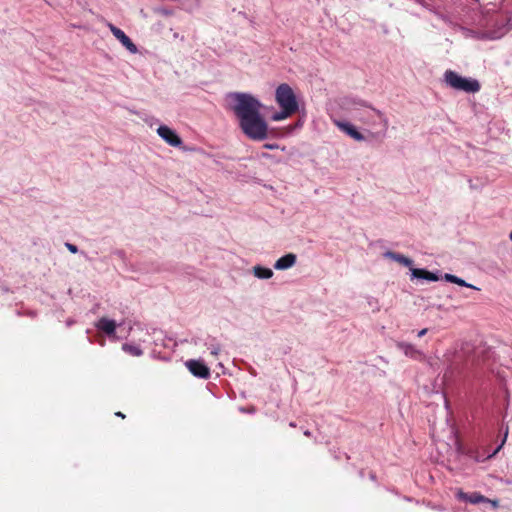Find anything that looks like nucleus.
I'll list each match as a JSON object with an SVG mask.
<instances>
[{"mask_svg":"<svg viewBox=\"0 0 512 512\" xmlns=\"http://www.w3.org/2000/svg\"><path fill=\"white\" fill-rule=\"evenodd\" d=\"M252 271H253V275L255 277H257L258 279L267 280V279L272 278L273 275H274L272 269L267 268V267H263V266H260V265L254 266Z\"/></svg>","mask_w":512,"mask_h":512,"instance_id":"obj_15","label":"nucleus"},{"mask_svg":"<svg viewBox=\"0 0 512 512\" xmlns=\"http://www.w3.org/2000/svg\"><path fill=\"white\" fill-rule=\"evenodd\" d=\"M157 134L172 147H180L183 143L176 131L167 125H160L157 129Z\"/></svg>","mask_w":512,"mask_h":512,"instance_id":"obj_7","label":"nucleus"},{"mask_svg":"<svg viewBox=\"0 0 512 512\" xmlns=\"http://www.w3.org/2000/svg\"><path fill=\"white\" fill-rule=\"evenodd\" d=\"M437 15H438L441 19H443L444 21H447V18H446L444 15H442V14H437Z\"/></svg>","mask_w":512,"mask_h":512,"instance_id":"obj_28","label":"nucleus"},{"mask_svg":"<svg viewBox=\"0 0 512 512\" xmlns=\"http://www.w3.org/2000/svg\"><path fill=\"white\" fill-rule=\"evenodd\" d=\"M508 31L507 25L504 24L496 30H487L482 34V38L497 39L502 37Z\"/></svg>","mask_w":512,"mask_h":512,"instance_id":"obj_18","label":"nucleus"},{"mask_svg":"<svg viewBox=\"0 0 512 512\" xmlns=\"http://www.w3.org/2000/svg\"><path fill=\"white\" fill-rule=\"evenodd\" d=\"M509 238H510V240L512 241V231H511V232H510V234H509Z\"/></svg>","mask_w":512,"mask_h":512,"instance_id":"obj_32","label":"nucleus"},{"mask_svg":"<svg viewBox=\"0 0 512 512\" xmlns=\"http://www.w3.org/2000/svg\"><path fill=\"white\" fill-rule=\"evenodd\" d=\"M297 260V257L293 253L285 254L284 256L280 257L275 263L274 268L276 270H287L295 265Z\"/></svg>","mask_w":512,"mask_h":512,"instance_id":"obj_12","label":"nucleus"},{"mask_svg":"<svg viewBox=\"0 0 512 512\" xmlns=\"http://www.w3.org/2000/svg\"><path fill=\"white\" fill-rule=\"evenodd\" d=\"M294 113H295L294 111H291V110H289L287 108H280V111L275 112L274 114H272L271 119L273 121H282L284 119H287L288 117H290Z\"/></svg>","mask_w":512,"mask_h":512,"instance_id":"obj_20","label":"nucleus"},{"mask_svg":"<svg viewBox=\"0 0 512 512\" xmlns=\"http://www.w3.org/2000/svg\"><path fill=\"white\" fill-rule=\"evenodd\" d=\"M227 99L243 134L251 140L263 141L269 137L268 124L261 114L262 103L252 94L231 92Z\"/></svg>","mask_w":512,"mask_h":512,"instance_id":"obj_1","label":"nucleus"},{"mask_svg":"<svg viewBox=\"0 0 512 512\" xmlns=\"http://www.w3.org/2000/svg\"><path fill=\"white\" fill-rule=\"evenodd\" d=\"M396 347L404 353L405 356L413 359V360H422L424 358V353L416 348L415 345L407 342H397Z\"/></svg>","mask_w":512,"mask_h":512,"instance_id":"obj_11","label":"nucleus"},{"mask_svg":"<svg viewBox=\"0 0 512 512\" xmlns=\"http://www.w3.org/2000/svg\"><path fill=\"white\" fill-rule=\"evenodd\" d=\"M303 125V122L301 120L297 121L296 124L294 125V128H301Z\"/></svg>","mask_w":512,"mask_h":512,"instance_id":"obj_25","label":"nucleus"},{"mask_svg":"<svg viewBox=\"0 0 512 512\" xmlns=\"http://www.w3.org/2000/svg\"><path fill=\"white\" fill-rule=\"evenodd\" d=\"M150 119H151V123H150V125H152V121H154V122H157V121H158L157 119H155V118H153V117H151Z\"/></svg>","mask_w":512,"mask_h":512,"instance_id":"obj_30","label":"nucleus"},{"mask_svg":"<svg viewBox=\"0 0 512 512\" xmlns=\"http://www.w3.org/2000/svg\"><path fill=\"white\" fill-rule=\"evenodd\" d=\"M447 282H450V283H455L457 285H460V286H464V287H467V288H471V289H474V290H479L478 287L470 284V283H467L465 280H463L462 278H459L453 274H449V273H446L444 274V277H443Z\"/></svg>","mask_w":512,"mask_h":512,"instance_id":"obj_17","label":"nucleus"},{"mask_svg":"<svg viewBox=\"0 0 512 512\" xmlns=\"http://www.w3.org/2000/svg\"><path fill=\"white\" fill-rule=\"evenodd\" d=\"M108 28L110 29L111 33L114 35V37L130 52V53H137L138 49L137 46L132 42V40L122 31L120 28L116 27L115 25L108 23Z\"/></svg>","mask_w":512,"mask_h":512,"instance_id":"obj_8","label":"nucleus"},{"mask_svg":"<svg viewBox=\"0 0 512 512\" xmlns=\"http://www.w3.org/2000/svg\"><path fill=\"white\" fill-rule=\"evenodd\" d=\"M265 148L273 150V149L278 148V145L277 144H266Z\"/></svg>","mask_w":512,"mask_h":512,"instance_id":"obj_24","label":"nucleus"},{"mask_svg":"<svg viewBox=\"0 0 512 512\" xmlns=\"http://www.w3.org/2000/svg\"><path fill=\"white\" fill-rule=\"evenodd\" d=\"M428 329L427 328H424L422 330H420L417 334L418 337H423L424 335H426Z\"/></svg>","mask_w":512,"mask_h":512,"instance_id":"obj_23","label":"nucleus"},{"mask_svg":"<svg viewBox=\"0 0 512 512\" xmlns=\"http://www.w3.org/2000/svg\"><path fill=\"white\" fill-rule=\"evenodd\" d=\"M444 79L447 85L459 91L475 93L480 89V84L477 80L462 77L451 70L445 72Z\"/></svg>","mask_w":512,"mask_h":512,"instance_id":"obj_3","label":"nucleus"},{"mask_svg":"<svg viewBox=\"0 0 512 512\" xmlns=\"http://www.w3.org/2000/svg\"><path fill=\"white\" fill-rule=\"evenodd\" d=\"M73 324H74V320H73V319H68V320L66 321V325H67L68 327L72 326Z\"/></svg>","mask_w":512,"mask_h":512,"instance_id":"obj_26","label":"nucleus"},{"mask_svg":"<svg viewBox=\"0 0 512 512\" xmlns=\"http://www.w3.org/2000/svg\"><path fill=\"white\" fill-rule=\"evenodd\" d=\"M115 415L118 417H121V418H125V415L121 412H117V413H115Z\"/></svg>","mask_w":512,"mask_h":512,"instance_id":"obj_27","label":"nucleus"},{"mask_svg":"<svg viewBox=\"0 0 512 512\" xmlns=\"http://www.w3.org/2000/svg\"><path fill=\"white\" fill-rule=\"evenodd\" d=\"M344 105L357 120L371 128L367 132L369 140L382 141L386 137L389 121L383 112L356 98L346 99Z\"/></svg>","mask_w":512,"mask_h":512,"instance_id":"obj_2","label":"nucleus"},{"mask_svg":"<svg viewBox=\"0 0 512 512\" xmlns=\"http://www.w3.org/2000/svg\"><path fill=\"white\" fill-rule=\"evenodd\" d=\"M305 435L309 436L310 435V432L309 431H305L304 432Z\"/></svg>","mask_w":512,"mask_h":512,"instance_id":"obj_31","label":"nucleus"},{"mask_svg":"<svg viewBox=\"0 0 512 512\" xmlns=\"http://www.w3.org/2000/svg\"><path fill=\"white\" fill-rule=\"evenodd\" d=\"M456 497L458 500L468 502L471 504L489 503L493 508H497L499 506L497 500L488 499L487 497L478 492L465 493L459 489L456 493Z\"/></svg>","mask_w":512,"mask_h":512,"instance_id":"obj_5","label":"nucleus"},{"mask_svg":"<svg viewBox=\"0 0 512 512\" xmlns=\"http://www.w3.org/2000/svg\"><path fill=\"white\" fill-rule=\"evenodd\" d=\"M411 277L413 279H423V280H427V281H431V282L437 281L439 279V277L436 274H434L430 271H427L425 269H419V268L411 269Z\"/></svg>","mask_w":512,"mask_h":512,"instance_id":"obj_13","label":"nucleus"},{"mask_svg":"<svg viewBox=\"0 0 512 512\" xmlns=\"http://www.w3.org/2000/svg\"><path fill=\"white\" fill-rule=\"evenodd\" d=\"M185 365L195 377L207 379L210 376L209 368L200 360L191 359L186 361Z\"/></svg>","mask_w":512,"mask_h":512,"instance_id":"obj_9","label":"nucleus"},{"mask_svg":"<svg viewBox=\"0 0 512 512\" xmlns=\"http://www.w3.org/2000/svg\"><path fill=\"white\" fill-rule=\"evenodd\" d=\"M333 124L343 133L354 139L355 141H365L369 140L368 135L365 136L360 133L357 128L347 121H342L339 119H332Z\"/></svg>","mask_w":512,"mask_h":512,"instance_id":"obj_6","label":"nucleus"},{"mask_svg":"<svg viewBox=\"0 0 512 512\" xmlns=\"http://www.w3.org/2000/svg\"><path fill=\"white\" fill-rule=\"evenodd\" d=\"M65 246L66 248L73 254L77 253L78 252V248L77 246H75L74 244H71V243H65Z\"/></svg>","mask_w":512,"mask_h":512,"instance_id":"obj_21","label":"nucleus"},{"mask_svg":"<svg viewBox=\"0 0 512 512\" xmlns=\"http://www.w3.org/2000/svg\"><path fill=\"white\" fill-rule=\"evenodd\" d=\"M121 326V324H117L114 320L109 319L107 317H101L96 323L95 327L105 333L109 338H115L116 328Z\"/></svg>","mask_w":512,"mask_h":512,"instance_id":"obj_10","label":"nucleus"},{"mask_svg":"<svg viewBox=\"0 0 512 512\" xmlns=\"http://www.w3.org/2000/svg\"><path fill=\"white\" fill-rule=\"evenodd\" d=\"M122 350L136 357H139L143 354V350L139 346L128 343L122 345Z\"/></svg>","mask_w":512,"mask_h":512,"instance_id":"obj_19","label":"nucleus"},{"mask_svg":"<svg viewBox=\"0 0 512 512\" xmlns=\"http://www.w3.org/2000/svg\"><path fill=\"white\" fill-rule=\"evenodd\" d=\"M469 184H470V188H471V189H475V188H476V187H475V184H472V181H471V180H469Z\"/></svg>","mask_w":512,"mask_h":512,"instance_id":"obj_29","label":"nucleus"},{"mask_svg":"<svg viewBox=\"0 0 512 512\" xmlns=\"http://www.w3.org/2000/svg\"><path fill=\"white\" fill-rule=\"evenodd\" d=\"M383 256L385 258H388V259H391V260H393L395 262H398L401 265L406 266V267H411L413 265V261L410 258H408V257H406V256H404V255H402L400 253H396V252H392V251H386L383 254Z\"/></svg>","mask_w":512,"mask_h":512,"instance_id":"obj_14","label":"nucleus"},{"mask_svg":"<svg viewBox=\"0 0 512 512\" xmlns=\"http://www.w3.org/2000/svg\"><path fill=\"white\" fill-rule=\"evenodd\" d=\"M507 436H508V427L506 428V430L504 432V438H503L501 444L498 446V448L496 449V451L494 453L498 452L501 449V447L503 446V444L505 443V441L507 439Z\"/></svg>","mask_w":512,"mask_h":512,"instance_id":"obj_22","label":"nucleus"},{"mask_svg":"<svg viewBox=\"0 0 512 512\" xmlns=\"http://www.w3.org/2000/svg\"><path fill=\"white\" fill-rule=\"evenodd\" d=\"M204 345L213 356H218L221 351V345L214 337L208 336L204 342Z\"/></svg>","mask_w":512,"mask_h":512,"instance_id":"obj_16","label":"nucleus"},{"mask_svg":"<svg viewBox=\"0 0 512 512\" xmlns=\"http://www.w3.org/2000/svg\"><path fill=\"white\" fill-rule=\"evenodd\" d=\"M275 100L280 108H287L296 112L298 110V102L292 88L286 84H280L275 91Z\"/></svg>","mask_w":512,"mask_h":512,"instance_id":"obj_4","label":"nucleus"}]
</instances>
